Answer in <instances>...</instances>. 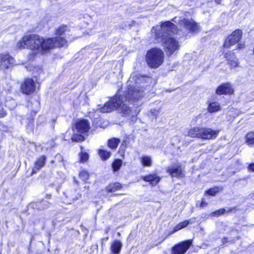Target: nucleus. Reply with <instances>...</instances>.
I'll return each instance as SVG.
<instances>
[{"label": "nucleus", "mask_w": 254, "mask_h": 254, "mask_svg": "<svg viewBox=\"0 0 254 254\" xmlns=\"http://www.w3.org/2000/svg\"><path fill=\"white\" fill-rule=\"evenodd\" d=\"M152 82V78L149 76L141 75L137 72H133L127 81L128 90L125 92L124 96H121L118 93L103 107L100 108L102 113H108L116 109H119L124 117L133 116V111L126 102L137 101L143 96V89L146 88Z\"/></svg>", "instance_id": "f257e3e1"}, {"label": "nucleus", "mask_w": 254, "mask_h": 254, "mask_svg": "<svg viewBox=\"0 0 254 254\" xmlns=\"http://www.w3.org/2000/svg\"><path fill=\"white\" fill-rule=\"evenodd\" d=\"M66 43V40L61 36L44 39L38 35L30 34L24 36L16 45L18 49L24 48L38 50L44 53L53 48L62 47Z\"/></svg>", "instance_id": "f03ea898"}, {"label": "nucleus", "mask_w": 254, "mask_h": 254, "mask_svg": "<svg viewBox=\"0 0 254 254\" xmlns=\"http://www.w3.org/2000/svg\"><path fill=\"white\" fill-rule=\"evenodd\" d=\"M176 30V26L170 21H166L160 26H156L152 28V33L154 34L156 40H160L163 38L172 37L171 33Z\"/></svg>", "instance_id": "7ed1b4c3"}, {"label": "nucleus", "mask_w": 254, "mask_h": 254, "mask_svg": "<svg viewBox=\"0 0 254 254\" xmlns=\"http://www.w3.org/2000/svg\"><path fill=\"white\" fill-rule=\"evenodd\" d=\"M218 131L209 128L194 127L188 131V135L191 137H197L203 139L215 138Z\"/></svg>", "instance_id": "20e7f679"}, {"label": "nucleus", "mask_w": 254, "mask_h": 254, "mask_svg": "<svg viewBox=\"0 0 254 254\" xmlns=\"http://www.w3.org/2000/svg\"><path fill=\"white\" fill-rule=\"evenodd\" d=\"M164 53L158 48H152L146 54V60L147 64L152 68H157L163 63Z\"/></svg>", "instance_id": "39448f33"}, {"label": "nucleus", "mask_w": 254, "mask_h": 254, "mask_svg": "<svg viewBox=\"0 0 254 254\" xmlns=\"http://www.w3.org/2000/svg\"><path fill=\"white\" fill-rule=\"evenodd\" d=\"M156 41L157 42L163 43L164 50L168 56L173 54L180 48L179 42L172 37H168L162 40Z\"/></svg>", "instance_id": "423d86ee"}, {"label": "nucleus", "mask_w": 254, "mask_h": 254, "mask_svg": "<svg viewBox=\"0 0 254 254\" xmlns=\"http://www.w3.org/2000/svg\"><path fill=\"white\" fill-rule=\"evenodd\" d=\"M242 31L237 29L234 31L231 35L227 38L224 44L225 48H229L230 47L238 43L242 38Z\"/></svg>", "instance_id": "0eeeda50"}, {"label": "nucleus", "mask_w": 254, "mask_h": 254, "mask_svg": "<svg viewBox=\"0 0 254 254\" xmlns=\"http://www.w3.org/2000/svg\"><path fill=\"white\" fill-rule=\"evenodd\" d=\"M192 244V240H188L181 242L172 248V254H184Z\"/></svg>", "instance_id": "6e6552de"}, {"label": "nucleus", "mask_w": 254, "mask_h": 254, "mask_svg": "<svg viewBox=\"0 0 254 254\" xmlns=\"http://www.w3.org/2000/svg\"><path fill=\"white\" fill-rule=\"evenodd\" d=\"M180 26L190 32H195L197 31L198 26L192 19L183 18L179 21Z\"/></svg>", "instance_id": "1a4fd4ad"}, {"label": "nucleus", "mask_w": 254, "mask_h": 254, "mask_svg": "<svg viewBox=\"0 0 254 254\" xmlns=\"http://www.w3.org/2000/svg\"><path fill=\"white\" fill-rule=\"evenodd\" d=\"M21 89L22 92L26 94H29L35 89V84L34 80L31 78L26 79L21 84Z\"/></svg>", "instance_id": "9d476101"}, {"label": "nucleus", "mask_w": 254, "mask_h": 254, "mask_svg": "<svg viewBox=\"0 0 254 254\" xmlns=\"http://www.w3.org/2000/svg\"><path fill=\"white\" fill-rule=\"evenodd\" d=\"M14 63L13 58L7 53H2L0 55V67L1 68H7Z\"/></svg>", "instance_id": "9b49d317"}, {"label": "nucleus", "mask_w": 254, "mask_h": 254, "mask_svg": "<svg viewBox=\"0 0 254 254\" xmlns=\"http://www.w3.org/2000/svg\"><path fill=\"white\" fill-rule=\"evenodd\" d=\"M75 128L77 133H85L88 131L90 127L89 122L86 120L82 119L76 122Z\"/></svg>", "instance_id": "f8f14e48"}, {"label": "nucleus", "mask_w": 254, "mask_h": 254, "mask_svg": "<svg viewBox=\"0 0 254 254\" xmlns=\"http://www.w3.org/2000/svg\"><path fill=\"white\" fill-rule=\"evenodd\" d=\"M166 171L170 174L172 177L180 178L184 177L181 166L179 165L168 167Z\"/></svg>", "instance_id": "ddd939ff"}, {"label": "nucleus", "mask_w": 254, "mask_h": 254, "mask_svg": "<svg viewBox=\"0 0 254 254\" xmlns=\"http://www.w3.org/2000/svg\"><path fill=\"white\" fill-rule=\"evenodd\" d=\"M216 92L218 95L229 94L232 93L233 89L231 84L226 83L219 86Z\"/></svg>", "instance_id": "4468645a"}, {"label": "nucleus", "mask_w": 254, "mask_h": 254, "mask_svg": "<svg viewBox=\"0 0 254 254\" xmlns=\"http://www.w3.org/2000/svg\"><path fill=\"white\" fill-rule=\"evenodd\" d=\"M27 107L35 114L40 107L39 98L37 97L31 98L27 105Z\"/></svg>", "instance_id": "2eb2a0df"}, {"label": "nucleus", "mask_w": 254, "mask_h": 254, "mask_svg": "<svg viewBox=\"0 0 254 254\" xmlns=\"http://www.w3.org/2000/svg\"><path fill=\"white\" fill-rule=\"evenodd\" d=\"M46 159L45 156H41L36 160L35 166L32 169V174L36 173L44 166Z\"/></svg>", "instance_id": "dca6fc26"}, {"label": "nucleus", "mask_w": 254, "mask_h": 254, "mask_svg": "<svg viewBox=\"0 0 254 254\" xmlns=\"http://www.w3.org/2000/svg\"><path fill=\"white\" fill-rule=\"evenodd\" d=\"M64 193L65 196L69 199V200L67 201L68 203L73 202L80 197L79 194L77 193L75 190H67Z\"/></svg>", "instance_id": "f3484780"}, {"label": "nucleus", "mask_w": 254, "mask_h": 254, "mask_svg": "<svg viewBox=\"0 0 254 254\" xmlns=\"http://www.w3.org/2000/svg\"><path fill=\"white\" fill-rule=\"evenodd\" d=\"M142 179L145 182H150L152 186H155L160 181V178L154 174H151L142 177Z\"/></svg>", "instance_id": "a211bd4d"}, {"label": "nucleus", "mask_w": 254, "mask_h": 254, "mask_svg": "<svg viewBox=\"0 0 254 254\" xmlns=\"http://www.w3.org/2000/svg\"><path fill=\"white\" fill-rule=\"evenodd\" d=\"M225 57L228 61V64L232 67L238 66V63L234 54H231V53L230 52L225 54Z\"/></svg>", "instance_id": "6ab92c4d"}, {"label": "nucleus", "mask_w": 254, "mask_h": 254, "mask_svg": "<svg viewBox=\"0 0 254 254\" xmlns=\"http://www.w3.org/2000/svg\"><path fill=\"white\" fill-rule=\"evenodd\" d=\"M123 246L122 243L119 240L113 242L111 246V250L114 254H119Z\"/></svg>", "instance_id": "aec40b11"}, {"label": "nucleus", "mask_w": 254, "mask_h": 254, "mask_svg": "<svg viewBox=\"0 0 254 254\" xmlns=\"http://www.w3.org/2000/svg\"><path fill=\"white\" fill-rule=\"evenodd\" d=\"M120 142V139L115 137H113L108 140V146L112 149H116Z\"/></svg>", "instance_id": "412c9836"}, {"label": "nucleus", "mask_w": 254, "mask_h": 254, "mask_svg": "<svg viewBox=\"0 0 254 254\" xmlns=\"http://www.w3.org/2000/svg\"><path fill=\"white\" fill-rule=\"evenodd\" d=\"M246 142L251 146H254V131L248 132L246 135Z\"/></svg>", "instance_id": "4be33fe9"}, {"label": "nucleus", "mask_w": 254, "mask_h": 254, "mask_svg": "<svg viewBox=\"0 0 254 254\" xmlns=\"http://www.w3.org/2000/svg\"><path fill=\"white\" fill-rule=\"evenodd\" d=\"M220 110V105L217 102L210 103L208 107V111L210 113L215 112Z\"/></svg>", "instance_id": "5701e85b"}, {"label": "nucleus", "mask_w": 254, "mask_h": 254, "mask_svg": "<svg viewBox=\"0 0 254 254\" xmlns=\"http://www.w3.org/2000/svg\"><path fill=\"white\" fill-rule=\"evenodd\" d=\"M223 190L221 186H216L214 188H210L205 191V193L209 195L214 196L216 193Z\"/></svg>", "instance_id": "b1692460"}, {"label": "nucleus", "mask_w": 254, "mask_h": 254, "mask_svg": "<svg viewBox=\"0 0 254 254\" xmlns=\"http://www.w3.org/2000/svg\"><path fill=\"white\" fill-rule=\"evenodd\" d=\"M122 188V185L119 183L111 184L107 187V190L108 192H114L119 190Z\"/></svg>", "instance_id": "393cba45"}, {"label": "nucleus", "mask_w": 254, "mask_h": 254, "mask_svg": "<svg viewBox=\"0 0 254 254\" xmlns=\"http://www.w3.org/2000/svg\"><path fill=\"white\" fill-rule=\"evenodd\" d=\"M141 162L144 166L150 167L152 165V159L150 156H143L141 158Z\"/></svg>", "instance_id": "a878e982"}, {"label": "nucleus", "mask_w": 254, "mask_h": 254, "mask_svg": "<svg viewBox=\"0 0 254 254\" xmlns=\"http://www.w3.org/2000/svg\"><path fill=\"white\" fill-rule=\"evenodd\" d=\"M98 153L101 159L104 160H107L111 155V153L110 151L104 149H100Z\"/></svg>", "instance_id": "bb28decb"}, {"label": "nucleus", "mask_w": 254, "mask_h": 254, "mask_svg": "<svg viewBox=\"0 0 254 254\" xmlns=\"http://www.w3.org/2000/svg\"><path fill=\"white\" fill-rule=\"evenodd\" d=\"M123 161L122 160L119 159H116L113 163H112V168L113 169L114 172H116L118 171L120 168L121 167L122 165Z\"/></svg>", "instance_id": "cd10ccee"}, {"label": "nucleus", "mask_w": 254, "mask_h": 254, "mask_svg": "<svg viewBox=\"0 0 254 254\" xmlns=\"http://www.w3.org/2000/svg\"><path fill=\"white\" fill-rule=\"evenodd\" d=\"M83 133H75L71 137V140L73 141L79 142L83 141L85 139V136Z\"/></svg>", "instance_id": "c85d7f7f"}, {"label": "nucleus", "mask_w": 254, "mask_h": 254, "mask_svg": "<svg viewBox=\"0 0 254 254\" xmlns=\"http://www.w3.org/2000/svg\"><path fill=\"white\" fill-rule=\"evenodd\" d=\"M66 26H60L57 30H56V35L62 36L64 34V32L66 31Z\"/></svg>", "instance_id": "c756f323"}, {"label": "nucleus", "mask_w": 254, "mask_h": 254, "mask_svg": "<svg viewBox=\"0 0 254 254\" xmlns=\"http://www.w3.org/2000/svg\"><path fill=\"white\" fill-rule=\"evenodd\" d=\"M80 178L83 180V181H86L89 178V174L86 171H82L80 172L79 174Z\"/></svg>", "instance_id": "7c9ffc66"}, {"label": "nucleus", "mask_w": 254, "mask_h": 254, "mask_svg": "<svg viewBox=\"0 0 254 254\" xmlns=\"http://www.w3.org/2000/svg\"><path fill=\"white\" fill-rule=\"evenodd\" d=\"M80 161L82 162H86L89 157L88 154L86 152H81L80 153Z\"/></svg>", "instance_id": "2f4dec72"}, {"label": "nucleus", "mask_w": 254, "mask_h": 254, "mask_svg": "<svg viewBox=\"0 0 254 254\" xmlns=\"http://www.w3.org/2000/svg\"><path fill=\"white\" fill-rule=\"evenodd\" d=\"M226 211V209L224 208L220 209L215 212H213L211 213L212 216H219L221 214H223Z\"/></svg>", "instance_id": "473e14b6"}, {"label": "nucleus", "mask_w": 254, "mask_h": 254, "mask_svg": "<svg viewBox=\"0 0 254 254\" xmlns=\"http://www.w3.org/2000/svg\"><path fill=\"white\" fill-rule=\"evenodd\" d=\"M192 223V220L190 219L189 220L185 221L184 222H182L179 224L182 229L183 228H185L187 226H188V225H189V224H191Z\"/></svg>", "instance_id": "72a5a7b5"}, {"label": "nucleus", "mask_w": 254, "mask_h": 254, "mask_svg": "<svg viewBox=\"0 0 254 254\" xmlns=\"http://www.w3.org/2000/svg\"><path fill=\"white\" fill-rule=\"evenodd\" d=\"M159 110H156V109H152L151 110V113L155 116H157L158 115L159 113Z\"/></svg>", "instance_id": "f704fd0d"}, {"label": "nucleus", "mask_w": 254, "mask_h": 254, "mask_svg": "<svg viewBox=\"0 0 254 254\" xmlns=\"http://www.w3.org/2000/svg\"><path fill=\"white\" fill-rule=\"evenodd\" d=\"M207 203L206 202L205 200V199L204 198H202V200H201V203H200V206L201 207H205L207 205Z\"/></svg>", "instance_id": "c9c22d12"}, {"label": "nucleus", "mask_w": 254, "mask_h": 254, "mask_svg": "<svg viewBox=\"0 0 254 254\" xmlns=\"http://www.w3.org/2000/svg\"><path fill=\"white\" fill-rule=\"evenodd\" d=\"M181 229H182V228H181L180 224H179L174 227L173 232H177V231L181 230Z\"/></svg>", "instance_id": "e433bc0d"}, {"label": "nucleus", "mask_w": 254, "mask_h": 254, "mask_svg": "<svg viewBox=\"0 0 254 254\" xmlns=\"http://www.w3.org/2000/svg\"><path fill=\"white\" fill-rule=\"evenodd\" d=\"M249 170L254 172V163H251L249 165L248 167Z\"/></svg>", "instance_id": "4c0bfd02"}, {"label": "nucleus", "mask_w": 254, "mask_h": 254, "mask_svg": "<svg viewBox=\"0 0 254 254\" xmlns=\"http://www.w3.org/2000/svg\"><path fill=\"white\" fill-rule=\"evenodd\" d=\"M135 24H136V22L135 21H134V20H132V21L128 22V24L129 27H131L132 26H133Z\"/></svg>", "instance_id": "58836bf2"}, {"label": "nucleus", "mask_w": 254, "mask_h": 254, "mask_svg": "<svg viewBox=\"0 0 254 254\" xmlns=\"http://www.w3.org/2000/svg\"><path fill=\"white\" fill-rule=\"evenodd\" d=\"M228 239L227 238H223L222 239V242L223 243V244H225L226 243L228 242Z\"/></svg>", "instance_id": "ea45409f"}, {"label": "nucleus", "mask_w": 254, "mask_h": 254, "mask_svg": "<svg viewBox=\"0 0 254 254\" xmlns=\"http://www.w3.org/2000/svg\"><path fill=\"white\" fill-rule=\"evenodd\" d=\"M5 114H6V113H5V112H4V111L1 112L0 113V118H2V117H4Z\"/></svg>", "instance_id": "a19ab883"}, {"label": "nucleus", "mask_w": 254, "mask_h": 254, "mask_svg": "<svg viewBox=\"0 0 254 254\" xmlns=\"http://www.w3.org/2000/svg\"><path fill=\"white\" fill-rule=\"evenodd\" d=\"M215 0V2L217 4H220V3H221V0Z\"/></svg>", "instance_id": "79ce46f5"}, {"label": "nucleus", "mask_w": 254, "mask_h": 254, "mask_svg": "<svg viewBox=\"0 0 254 254\" xmlns=\"http://www.w3.org/2000/svg\"><path fill=\"white\" fill-rule=\"evenodd\" d=\"M122 146H126V141H123L122 143Z\"/></svg>", "instance_id": "37998d69"}, {"label": "nucleus", "mask_w": 254, "mask_h": 254, "mask_svg": "<svg viewBox=\"0 0 254 254\" xmlns=\"http://www.w3.org/2000/svg\"><path fill=\"white\" fill-rule=\"evenodd\" d=\"M239 48H240V49H242V48H244V46L243 45H239Z\"/></svg>", "instance_id": "c03bdc74"}, {"label": "nucleus", "mask_w": 254, "mask_h": 254, "mask_svg": "<svg viewBox=\"0 0 254 254\" xmlns=\"http://www.w3.org/2000/svg\"><path fill=\"white\" fill-rule=\"evenodd\" d=\"M43 204H46V203H48V202L46 201H44L42 202Z\"/></svg>", "instance_id": "a18cd8bd"}, {"label": "nucleus", "mask_w": 254, "mask_h": 254, "mask_svg": "<svg viewBox=\"0 0 254 254\" xmlns=\"http://www.w3.org/2000/svg\"><path fill=\"white\" fill-rule=\"evenodd\" d=\"M229 242H231V243H234L233 240H232V241H230Z\"/></svg>", "instance_id": "49530a36"}]
</instances>
